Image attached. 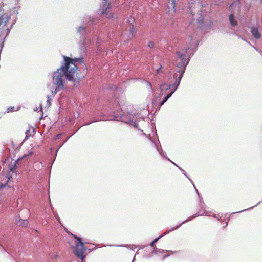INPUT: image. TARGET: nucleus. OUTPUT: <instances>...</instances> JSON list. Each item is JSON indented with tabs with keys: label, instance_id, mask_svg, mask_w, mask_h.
I'll return each instance as SVG.
<instances>
[{
	"label": "nucleus",
	"instance_id": "1",
	"mask_svg": "<svg viewBox=\"0 0 262 262\" xmlns=\"http://www.w3.org/2000/svg\"><path fill=\"white\" fill-rule=\"evenodd\" d=\"M64 65L57 70L53 75V82L55 85L54 91L51 90L52 94H56L58 92L64 88V81L63 78L66 77L69 81L79 82L81 77L79 76L78 68L76 64L77 62H82V58H71L63 56Z\"/></svg>",
	"mask_w": 262,
	"mask_h": 262
},
{
	"label": "nucleus",
	"instance_id": "2",
	"mask_svg": "<svg viewBox=\"0 0 262 262\" xmlns=\"http://www.w3.org/2000/svg\"><path fill=\"white\" fill-rule=\"evenodd\" d=\"M176 82H178L177 86H175V85H169L167 84H163L160 85V89L162 92L165 90H168L169 89H173V91L171 92L170 93L168 94L167 96L164 98L163 100L159 103L158 105L157 106V110L160 109L161 106H162L165 102L167 101V100L171 96L172 94L174 92V90L176 89L177 86H178L179 83L180 82V77L177 78L176 80Z\"/></svg>",
	"mask_w": 262,
	"mask_h": 262
},
{
	"label": "nucleus",
	"instance_id": "3",
	"mask_svg": "<svg viewBox=\"0 0 262 262\" xmlns=\"http://www.w3.org/2000/svg\"><path fill=\"white\" fill-rule=\"evenodd\" d=\"M74 253L80 259L83 260L85 257V255H84V253L86 250L85 246L83 243H80L79 244H76L75 247H74Z\"/></svg>",
	"mask_w": 262,
	"mask_h": 262
},
{
	"label": "nucleus",
	"instance_id": "4",
	"mask_svg": "<svg viewBox=\"0 0 262 262\" xmlns=\"http://www.w3.org/2000/svg\"><path fill=\"white\" fill-rule=\"evenodd\" d=\"M102 2V6L101 8V14L106 15V18L108 19H110L113 17L114 14L108 11L111 6V3L109 2L107 0H103Z\"/></svg>",
	"mask_w": 262,
	"mask_h": 262
},
{
	"label": "nucleus",
	"instance_id": "5",
	"mask_svg": "<svg viewBox=\"0 0 262 262\" xmlns=\"http://www.w3.org/2000/svg\"><path fill=\"white\" fill-rule=\"evenodd\" d=\"M176 0H169L167 4V7L168 9H169V11L171 10L173 12H175L176 10Z\"/></svg>",
	"mask_w": 262,
	"mask_h": 262
},
{
	"label": "nucleus",
	"instance_id": "6",
	"mask_svg": "<svg viewBox=\"0 0 262 262\" xmlns=\"http://www.w3.org/2000/svg\"><path fill=\"white\" fill-rule=\"evenodd\" d=\"M251 33H252V35L255 37V38L258 39L260 37V34L259 33L257 28H252Z\"/></svg>",
	"mask_w": 262,
	"mask_h": 262
},
{
	"label": "nucleus",
	"instance_id": "7",
	"mask_svg": "<svg viewBox=\"0 0 262 262\" xmlns=\"http://www.w3.org/2000/svg\"><path fill=\"white\" fill-rule=\"evenodd\" d=\"M190 59V57L189 56H187L186 57H183L182 55H181V64H185V66L188 63Z\"/></svg>",
	"mask_w": 262,
	"mask_h": 262
},
{
	"label": "nucleus",
	"instance_id": "8",
	"mask_svg": "<svg viewBox=\"0 0 262 262\" xmlns=\"http://www.w3.org/2000/svg\"><path fill=\"white\" fill-rule=\"evenodd\" d=\"M229 20L232 26H235L237 25L236 21L234 19V16L233 14H231L229 16Z\"/></svg>",
	"mask_w": 262,
	"mask_h": 262
},
{
	"label": "nucleus",
	"instance_id": "9",
	"mask_svg": "<svg viewBox=\"0 0 262 262\" xmlns=\"http://www.w3.org/2000/svg\"><path fill=\"white\" fill-rule=\"evenodd\" d=\"M34 135V130H28L26 132L25 139H27L29 137L33 136Z\"/></svg>",
	"mask_w": 262,
	"mask_h": 262
},
{
	"label": "nucleus",
	"instance_id": "10",
	"mask_svg": "<svg viewBox=\"0 0 262 262\" xmlns=\"http://www.w3.org/2000/svg\"><path fill=\"white\" fill-rule=\"evenodd\" d=\"M18 224L20 225V226H26L28 224V222L27 221V220H20L18 222Z\"/></svg>",
	"mask_w": 262,
	"mask_h": 262
},
{
	"label": "nucleus",
	"instance_id": "11",
	"mask_svg": "<svg viewBox=\"0 0 262 262\" xmlns=\"http://www.w3.org/2000/svg\"><path fill=\"white\" fill-rule=\"evenodd\" d=\"M20 159H21L20 158H19V159H18V160L16 161H15L14 165L12 167L10 168V170L11 171H13L14 170L16 169V168L17 167L16 164L18 162V161H19Z\"/></svg>",
	"mask_w": 262,
	"mask_h": 262
},
{
	"label": "nucleus",
	"instance_id": "12",
	"mask_svg": "<svg viewBox=\"0 0 262 262\" xmlns=\"http://www.w3.org/2000/svg\"><path fill=\"white\" fill-rule=\"evenodd\" d=\"M161 236H160L159 237L154 239L150 244V246L152 247H154L155 246V244L158 241V240L161 237Z\"/></svg>",
	"mask_w": 262,
	"mask_h": 262
},
{
	"label": "nucleus",
	"instance_id": "13",
	"mask_svg": "<svg viewBox=\"0 0 262 262\" xmlns=\"http://www.w3.org/2000/svg\"><path fill=\"white\" fill-rule=\"evenodd\" d=\"M147 85L148 87V88L150 89V91L151 92H154L153 89L152 88V85L150 82L147 81Z\"/></svg>",
	"mask_w": 262,
	"mask_h": 262
},
{
	"label": "nucleus",
	"instance_id": "14",
	"mask_svg": "<svg viewBox=\"0 0 262 262\" xmlns=\"http://www.w3.org/2000/svg\"><path fill=\"white\" fill-rule=\"evenodd\" d=\"M73 237L77 241V242L76 244L82 243L81 239L79 237H77L75 235H73Z\"/></svg>",
	"mask_w": 262,
	"mask_h": 262
},
{
	"label": "nucleus",
	"instance_id": "15",
	"mask_svg": "<svg viewBox=\"0 0 262 262\" xmlns=\"http://www.w3.org/2000/svg\"><path fill=\"white\" fill-rule=\"evenodd\" d=\"M85 30V27H79L78 28V31L79 32H81L82 31H84V30Z\"/></svg>",
	"mask_w": 262,
	"mask_h": 262
},
{
	"label": "nucleus",
	"instance_id": "16",
	"mask_svg": "<svg viewBox=\"0 0 262 262\" xmlns=\"http://www.w3.org/2000/svg\"><path fill=\"white\" fill-rule=\"evenodd\" d=\"M154 45H155V43L154 42H152V41H150L148 43V46L150 48H154Z\"/></svg>",
	"mask_w": 262,
	"mask_h": 262
},
{
	"label": "nucleus",
	"instance_id": "17",
	"mask_svg": "<svg viewBox=\"0 0 262 262\" xmlns=\"http://www.w3.org/2000/svg\"><path fill=\"white\" fill-rule=\"evenodd\" d=\"M136 32V30L135 28H132L130 30V33L132 35H134Z\"/></svg>",
	"mask_w": 262,
	"mask_h": 262
},
{
	"label": "nucleus",
	"instance_id": "18",
	"mask_svg": "<svg viewBox=\"0 0 262 262\" xmlns=\"http://www.w3.org/2000/svg\"><path fill=\"white\" fill-rule=\"evenodd\" d=\"M7 183L5 184H0V189H2L6 185Z\"/></svg>",
	"mask_w": 262,
	"mask_h": 262
},
{
	"label": "nucleus",
	"instance_id": "19",
	"mask_svg": "<svg viewBox=\"0 0 262 262\" xmlns=\"http://www.w3.org/2000/svg\"><path fill=\"white\" fill-rule=\"evenodd\" d=\"M61 134H59L56 136V139H59L60 137L61 136Z\"/></svg>",
	"mask_w": 262,
	"mask_h": 262
},
{
	"label": "nucleus",
	"instance_id": "20",
	"mask_svg": "<svg viewBox=\"0 0 262 262\" xmlns=\"http://www.w3.org/2000/svg\"><path fill=\"white\" fill-rule=\"evenodd\" d=\"M12 108H8V112H9L10 111H12Z\"/></svg>",
	"mask_w": 262,
	"mask_h": 262
},
{
	"label": "nucleus",
	"instance_id": "21",
	"mask_svg": "<svg viewBox=\"0 0 262 262\" xmlns=\"http://www.w3.org/2000/svg\"><path fill=\"white\" fill-rule=\"evenodd\" d=\"M4 19V18H2V20H1V21H0V25L2 24L3 23V20Z\"/></svg>",
	"mask_w": 262,
	"mask_h": 262
},
{
	"label": "nucleus",
	"instance_id": "22",
	"mask_svg": "<svg viewBox=\"0 0 262 262\" xmlns=\"http://www.w3.org/2000/svg\"><path fill=\"white\" fill-rule=\"evenodd\" d=\"M30 154H31V153H30V154H29V155H24V156L22 157V158H24L26 157V156H29V155H30Z\"/></svg>",
	"mask_w": 262,
	"mask_h": 262
},
{
	"label": "nucleus",
	"instance_id": "23",
	"mask_svg": "<svg viewBox=\"0 0 262 262\" xmlns=\"http://www.w3.org/2000/svg\"><path fill=\"white\" fill-rule=\"evenodd\" d=\"M161 68H162V67H161L159 69H158V70H157V74L159 73V70Z\"/></svg>",
	"mask_w": 262,
	"mask_h": 262
},
{
	"label": "nucleus",
	"instance_id": "24",
	"mask_svg": "<svg viewBox=\"0 0 262 262\" xmlns=\"http://www.w3.org/2000/svg\"><path fill=\"white\" fill-rule=\"evenodd\" d=\"M184 72V70L183 71V72H182V73L181 72V77H182L183 73V72Z\"/></svg>",
	"mask_w": 262,
	"mask_h": 262
},
{
	"label": "nucleus",
	"instance_id": "25",
	"mask_svg": "<svg viewBox=\"0 0 262 262\" xmlns=\"http://www.w3.org/2000/svg\"><path fill=\"white\" fill-rule=\"evenodd\" d=\"M6 20L4 21V25H6Z\"/></svg>",
	"mask_w": 262,
	"mask_h": 262
},
{
	"label": "nucleus",
	"instance_id": "26",
	"mask_svg": "<svg viewBox=\"0 0 262 262\" xmlns=\"http://www.w3.org/2000/svg\"><path fill=\"white\" fill-rule=\"evenodd\" d=\"M179 227V226H176V228H178Z\"/></svg>",
	"mask_w": 262,
	"mask_h": 262
},
{
	"label": "nucleus",
	"instance_id": "27",
	"mask_svg": "<svg viewBox=\"0 0 262 262\" xmlns=\"http://www.w3.org/2000/svg\"><path fill=\"white\" fill-rule=\"evenodd\" d=\"M184 222H182V223H181V225H182V224H183Z\"/></svg>",
	"mask_w": 262,
	"mask_h": 262
},
{
	"label": "nucleus",
	"instance_id": "28",
	"mask_svg": "<svg viewBox=\"0 0 262 262\" xmlns=\"http://www.w3.org/2000/svg\"><path fill=\"white\" fill-rule=\"evenodd\" d=\"M83 260H82V262H83Z\"/></svg>",
	"mask_w": 262,
	"mask_h": 262
}]
</instances>
